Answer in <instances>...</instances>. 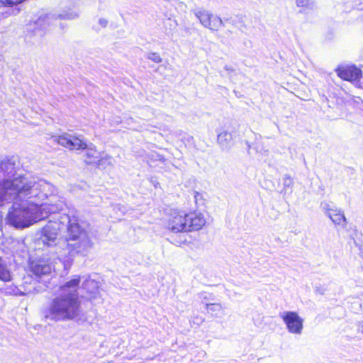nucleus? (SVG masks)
<instances>
[{"instance_id": "412c9836", "label": "nucleus", "mask_w": 363, "mask_h": 363, "mask_svg": "<svg viewBox=\"0 0 363 363\" xmlns=\"http://www.w3.org/2000/svg\"><path fill=\"white\" fill-rule=\"evenodd\" d=\"M206 308L209 312L216 313L222 311L223 307L220 303H206Z\"/></svg>"}, {"instance_id": "ddd939ff", "label": "nucleus", "mask_w": 363, "mask_h": 363, "mask_svg": "<svg viewBox=\"0 0 363 363\" xmlns=\"http://www.w3.org/2000/svg\"><path fill=\"white\" fill-rule=\"evenodd\" d=\"M327 216L335 224L345 228L347 225V219L342 210L337 208H330L326 212Z\"/></svg>"}, {"instance_id": "393cba45", "label": "nucleus", "mask_w": 363, "mask_h": 363, "mask_svg": "<svg viewBox=\"0 0 363 363\" xmlns=\"http://www.w3.org/2000/svg\"><path fill=\"white\" fill-rule=\"evenodd\" d=\"M284 185L290 186L292 184V181L290 177H285L284 180Z\"/></svg>"}, {"instance_id": "6e6552de", "label": "nucleus", "mask_w": 363, "mask_h": 363, "mask_svg": "<svg viewBox=\"0 0 363 363\" xmlns=\"http://www.w3.org/2000/svg\"><path fill=\"white\" fill-rule=\"evenodd\" d=\"M30 270L36 277L40 279L50 275L55 271V267L48 260L38 259L30 263Z\"/></svg>"}, {"instance_id": "f03ea898", "label": "nucleus", "mask_w": 363, "mask_h": 363, "mask_svg": "<svg viewBox=\"0 0 363 363\" xmlns=\"http://www.w3.org/2000/svg\"><path fill=\"white\" fill-rule=\"evenodd\" d=\"M79 283L80 278L76 275L60 287L59 294L43 310V315L45 320H70L80 315L81 303L78 294Z\"/></svg>"}, {"instance_id": "9d476101", "label": "nucleus", "mask_w": 363, "mask_h": 363, "mask_svg": "<svg viewBox=\"0 0 363 363\" xmlns=\"http://www.w3.org/2000/svg\"><path fill=\"white\" fill-rule=\"evenodd\" d=\"M82 287L86 291L87 298L91 301H97L101 299V291L99 290V284L94 279H86L82 284Z\"/></svg>"}, {"instance_id": "a878e982", "label": "nucleus", "mask_w": 363, "mask_h": 363, "mask_svg": "<svg viewBox=\"0 0 363 363\" xmlns=\"http://www.w3.org/2000/svg\"><path fill=\"white\" fill-rule=\"evenodd\" d=\"M362 333H363V325H362Z\"/></svg>"}, {"instance_id": "9b49d317", "label": "nucleus", "mask_w": 363, "mask_h": 363, "mask_svg": "<svg viewBox=\"0 0 363 363\" xmlns=\"http://www.w3.org/2000/svg\"><path fill=\"white\" fill-rule=\"evenodd\" d=\"M187 216L188 232L199 230L201 229L206 223L204 215L200 212H191L187 213Z\"/></svg>"}, {"instance_id": "f257e3e1", "label": "nucleus", "mask_w": 363, "mask_h": 363, "mask_svg": "<svg viewBox=\"0 0 363 363\" xmlns=\"http://www.w3.org/2000/svg\"><path fill=\"white\" fill-rule=\"evenodd\" d=\"M93 233L78 221L69 220L67 215H58L42 228L39 242L53 247L60 259L73 254L86 255L94 246Z\"/></svg>"}, {"instance_id": "4468645a", "label": "nucleus", "mask_w": 363, "mask_h": 363, "mask_svg": "<svg viewBox=\"0 0 363 363\" xmlns=\"http://www.w3.org/2000/svg\"><path fill=\"white\" fill-rule=\"evenodd\" d=\"M84 150H85L84 155V160L87 164L95 163L101 157V152L92 144H86V147Z\"/></svg>"}, {"instance_id": "20e7f679", "label": "nucleus", "mask_w": 363, "mask_h": 363, "mask_svg": "<svg viewBox=\"0 0 363 363\" xmlns=\"http://www.w3.org/2000/svg\"><path fill=\"white\" fill-rule=\"evenodd\" d=\"M51 139L55 143L69 150H79L86 147V143L79 136L64 133L61 135L52 136Z\"/></svg>"}, {"instance_id": "4be33fe9", "label": "nucleus", "mask_w": 363, "mask_h": 363, "mask_svg": "<svg viewBox=\"0 0 363 363\" xmlns=\"http://www.w3.org/2000/svg\"><path fill=\"white\" fill-rule=\"evenodd\" d=\"M25 0H0V7L1 6H13L18 4H20Z\"/></svg>"}, {"instance_id": "6ab92c4d", "label": "nucleus", "mask_w": 363, "mask_h": 363, "mask_svg": "<svg viewBox=\"0 0 363 363\" xmlns=\"http://www.w3.org/2000/svg\"><path fill=\"white\" fill-rule=\"evenodd\" d=\"M297 6L306 9H313L314 6L313 0H296Z\"/></svg>"}, {"instance_id": "f3484780", "label": "nucleus", "mask_w": 363, "mask_h": 363, "mask_svg": "<svg viewBox=\"0 0 363 363\" xmlns=\"http://www.w3.org/2000/svg\"><path fill=\"white\" fill-rule=\"evenodd\" d=\"M11 279L10 272L7 269L6 266L2 262V259L0 257V280L3 281H9Z\"/></svg>"}, {"instance_id": "a211bd4d", "label": "nucleus", "mask_w": 363, "mask_h": 363, "mask_svg": "<svg viewBox=\"0 0 363 363\" xmlns=\"http://www.w3.org/2000/svg\"><path fill=\"white\" fill-rule=\"evenodd\" d=\"M96 162L99 167L105 169L106 165L112 166V157L108 155H102L101 154V157Z\"/></svg>"}, {"instance_id": "2eb2a0df", "label": "nucleus", "mask_w": 363, "mask_h": 363, "mask_svg": "<svg viewBox=\"0 0 363 363\" xmlns=\"http://www.w3.org/2000/svg\"><path fill=\"white\" fill-rule=\"evenodd\" d=\"M16 169V164L13 160L9 157L4 158L0 162V172L4 175H13Z\"/></svg>"}, {"instance_id": "dca6fc26", "label": "nucleus", "mask_w": 363, "mask_h": 363, "mask_svg": "<svg viewBox=\"0 0 363 363\" xmlns=\"http://www.w3.org/2000/svg\"><path fill=\"white\" fill-rule=\"evenodd\" d=\"M232 138V135L229 132L223 131L218 135L217 140L222 147H226L229 145Z\"/></svg>"}, {"instance_id": "aec40b11", "label": "nucleus", "mask_w": 363, "mask_h": 363, "mask_svg": "<svg viewBox=\"0 0 363 363\" xmlns=\"http://www.w3.org/2000/svg\"><path fill=\"white\" fill-rule=\"evenodd\" d=\"M108 21L106 18H100L97 21L96 23L93 26V28L95 30L98 31L101 28H105L108 26Z\"/></svg>"}, {"instance_id": "7ed1b4c3", "label": "nucleus", "mask_w": 363, "mask_h": 363, "mask_svg": "<svg viewBox=\"0 0 363 363\" xmlns=\"http://www.w3.org/2000/svg\"><path fill=\"white\" fill-rule=\"evenodd\" d=\"M200 23L206 28L218 30L223 26V20L218 16L204 9H196L192 11Z\"/></svg>"}, {"instance_id": "0eeeda50", "label": "nucleus", "mask_w": 363, "mask_h": 363, "mask_svg": "<svg viewBox=\"0 0 363 363\" xmlns=\"http://www.w3.org/2000/svg\"><path fill=\"white\" fill-rule=\"evenodd\" d=\"M42 291L43 289L39 283L32 277L28 276L23 278L22 284L13 290V294L15 296H31L40 293Z\"/></svg>"}, {"instance_id": "5701e85b", "label": "nucleus", "mask_w": 363, "mask_h": 363, "mask_svg": "<svg viewBox=\"0 0 363 363\" xmlns=\"http://www.w3.org/2000/svg\"><path fill=\"white\" fill-rule=\"evenodd\" d=\"M147 58L156 63H159L162 61V58L160 55L157 52H150L147 55Z\"/></svg>"}, {"instance_id": "1a4fd4ad", "label": "nucleus", "mask_w": 363, "mask_h": 363, "mask_svg": "<svg viewBox=\"0 0 363 363\" xmlns=\"http://www.w3.org/2000/svg\"><path fill=\"white\" fill-rule=\"evenodd\" d=\"M79 16V12L74 9H69L68 11H63L61 13L57 16L55 14H46L43 17H40L38 19V23L39 25H43V23H45L48 24H50L52 23L54 19L60 18V19H66V20H73L77 18Z\"/></svg>"}, {"instance_id": "39448f33", "label": "nucleus", "mask_w": 363, "mask_h": 363, "mask_svg": "<svg viewBox=\"0 0 363 363\" xmlns=\"http://www.w3.org/2000/svg\"><path fill=\"white\" fill-rule=\"evenodd\" d=\"M280 317L290 333L295 335H301L302 333L303 319L296 312L284 311L280 314Z\"/></svg>"}, {"instance_id": "b1692460", "label": "nucleus", "mask_w": 363, "mask_h": 363, "mask_svg": "<svg viewBox=\"0 0 363 363\" xmlns=\"http://www.w3.org/2000/svg\"><path fill=\"white\" fill-rule=\"evenodd\" d=\"M166 27L169 26L171 30L176 28L177 26V22L176 20H172L171 18H168L167 21L164 23Z\"/></svg>"}, {"instance_id": "f8f14e48", "label": "nucleus", "mask_w": 363, "mask_h": 363, "mask_svg": "<svg viewBox=\"0 0 363 363\" xmlns=\"http://www.w3.org/2000/svg\"><path fill=\"white\" fill-rule=\"evenodd\" d=\"M337 75L347 81H356L361 76V70L354 66H342L336 69Z\"/></svg>"}, {"instance_id": "423d86ee", "label": "nucleus", "mask_w": 363, "mask_h": 363, "mask_svg": "<svg viewBox=\"0 0 363 363\" xmlns=\"http://www.w3.org/2000/svg\"><path fill=\"white\" fill-rule=\"evenodd\" d=\"M187 213L184 211H173L167 221V228L174 233L188 232Z\"/></svg>"}]
</instances>
